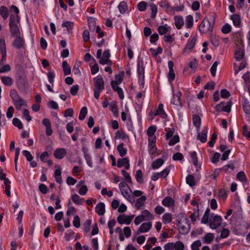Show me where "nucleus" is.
Returning a JSON list of instances; mask_svg holds the SVG:
<instances>
[{"mask_svg":"<svg viewBox=\"0 0 250 250\" xmlns=\"http://www.w3.org/2000/svg\"><path fill=\"white\" fill-rule=\"evenodd\" d=\"M20 18L18 15L11 14L9 18V28L11 36L16 37L21 35L20 30L17 23L20 22Z\"/></svg>","mask_w":250,"mask_h":250,"instance_id":"obj_1","label":"nucleus"},{"mask_svg":"<svg viewBox=\"0 0 250 250\" xmlns=\"http://www.w3.org/2000/svg\"><path fill=\"white\" fill-rule=\"evenodd\" d=\"M94 81V96L98 99L101 92L104 89V83L101 76L98 75L93 79Z\"/></svg>","mask_w":250,"mask_h":250,"instance_id":"obj_2","label":"nucleus"},{"mask_svg":"<svg viewBox=\"0 0 250 250\" xmlns=\"http://www.w3.org/2000/svg\"><path fill=\"white\" fill-rule=\"evenodd\" d=\"M10 95L17 110H20L21 107L26 104L25 101L20 97L16 90L11 89Z\"/></svg>","mask_w":250,"mask_h":250,"instance_id":"obj_3","label":"nucleus"},{"mask_svg":"<svg viewBox=\"0 0 250 250\" xmlns=\"http://www.w3.org/2000/svg\"><path fill=\"white\" fill-rule=\"evenodd\" d=\"M178 227L179 233L182 234H186L190 229V224L187 217H184L183 220L178 221L177 225Z\"/></svg>","mask_w":250,"mask_h":250,"instance_id":"obj_4","label":"nucleus"},{"mask_svg":"<svg viewBox=\"0 0 250 250\" xmlns=\"http://www.w3.org/2000/svg\"><path fill=\"white\" fill-rule=\"evenodd\" d=\"M212 19L213 23H211L208 18L205 17L204 18L199 27V31L201 33H204L212 30L215 19L213 16H212Z\"/></svg>","mask_w":250,"mask_h":250,"instance_id":"obj_5","label":"nucleus"},{"mask_svg":"<svg viewBox=\"0 0 250 250\" xmlns=\"http://www.w3.org/2000/svg\"><path fill=\"white\" fill-rule=\"evenodd\" d=\"M17 85L19 91L23 94H26L28 90V83L27 81L19 77L17 81Z\"/></svg>","mask_w":250,"mask_h":250,"instance_id":"obj_6","label":"nucleus"},{"mask_svg":"<svg viewBox=\"0 0 250 250\" xmlns=\"http://www.w3.org/2000/svg\"><path fill=\"white\" fill-rule=\"evenodd\" d=\"M222 221V218L220 216L212 213L209 219V226L211 229H215L221 225Z\"/></svg>","mask_w":250,"mask_h":250,"instance_id":"obj_7","label":"nucleus"},{"mask_svg":"<svg viewBox=\"0 0 250 250\" xmlns=\"http://www.w3.org/2000/svg\"><path fill=\"white\" fill-rule=\"evenodd\" d=\"M16 38L12 42V45L14 47L18 49L24 48L25 46V42L23 38L21 35L15 37Z\"/></svg>","mask_w":250,"mask_h":250,"instance_id":"obj_8","label":"nucleus"},{"mask_svg":"<svg viewBox=\"0 0 250 250\" xmlns=\"http://www.w3.org/2000/svg\"><path fill=\"white\" fill-rule=\"evenodd\" d=\"M134 217V215L126 216L124 214L119 215L117 217V221L120 224L129 225Z\"/></svg>","mask_w":250,"mask_h":250,"instance_id":"obj_9","label":"nucleus"},{"mask_svg":"<svg viewBox=\"0 0 250 250\" xmlns=\"http://www.w3.org/2000/svg\"><path fill=\"white\" fill-rule=\"evenodd\" d=\"M110 57V53L109 49L105 50L104 51L102 57V59L99 60V62L102 65L108 64V65H111L112 64V61L109 60Z\"/></svg>","mask_w":250,"mask_h":250,"instance_id":"obj_10","label":"nucleus"},{"mask_svg":"<svg viewBox=\"0 0 250 250\" xmlns=\"http://www.w3.org/2000/svg\"><path fill=\"white\" fill-rule=\"evenodd\" d=\"M119 188L121 191L122 194L124 197L127 195V194L131 193L132 191L127 184L123 181L121 182L119 185Z\"/></svg>","mask_w":250,"mask_h":250,"instance_id":"obj_11","label":"nucleus"},{"mask_svg":"<svg viewBox=\"0 0 250 250\" xmlns=\"http://www.w3.org/2000/svg\"><path fill=\"white\" fill-rule=\"evenodd\" d=\"M117 166L118 167H125V169L128 170L130 167L129 161L127 157L119 159L117 160Z\"/></svg>","mask_w":250,"mask_h":250,"instance_id":"obj_12","label":"nucleus"},{"mask_svg":"<svg viewBox=\"0 0 250 250\" xmlns=\"http://www.w3.org/2000/svg\"><path fill=\"white\" fill-rule=\"evenodd\" d=\"M242 105L244 111L247 115L248 120L250 122V103L246 99H244L242 101Z\"/></svg>","mask_w":250,"mask_h":250,"instance_id":"obj_13","label":"nucleus"},{"mask_svg":"<svg viewBox=\"0 0 250 250\" xmlns=\"http://www.w3.org/2000/svg\"><path fill=\"white\" fill-rule=\"evenodd\" d=\"M152 227V224L151 222L144 223H143L139 229L137 231V234L140 233H144L148 231Z\"/></svg>","mask_w":250,"mask_h":250,"instance_id":"obj_14","label":"nucleus"},{"mask_svg":"<svg viewBox=\"0 0 250 250\" xmlns=\"http://www.w3.org/2000/svg\"><path fill=\"white\" fill-rule=\"evenodd\" d=\"M181 96L182 93L180 91H178L176 93L173 94V98L171 101L170 103L175 105H179L180 107H182V104L180 101Z\"/></svg>","mask_w":250,"mask_h":250,"instance_id":"obj_15","label":"nucleus"},{"mask_svg":"<svg viewBox=\"0 0 250 250\" xmlns=\"http://www.w3.org/2000/svg\"><path fill=\"white\" fill-rule=\"evenodd\" d=\"M66 154V151L63 148L56 149L54 152V157L58 159H62Z\"/></svg>","mask_w":250,"mask_h":250,"instance_id":"obj_16","label":"nucleus"},{"mask_svg":"<svg viewBox=\"0 0 250 250\" xmlns=\"http://www.w3.org/2000/svg\"><path fill=\"white\" fill-rule=\"evenodd\" d=\"M208 127L206 126L202 132L198 133L197 139L202 143H205L207 140Z\"/></svg>","mask_w":250,"mask_h":250,"instance_id":"obj_17","label":"nucleus"},{"mask_svg":"<svg viewBox=\"0 0 250 250\" xmlns=\"http://www.w3.org/2000/svg\"><path fill=\"white\" fill-rule=\"evenodd\" d=\"M196 40V37H193L190 40H188L185 47L184 48V51H186L187 49L191 51L194 48Z\"/></svg>","mask_w":250,"mask_h":250,"instance_id":"obj_18","label":"nucleus"},{"mask_svg":"<svg viewBox=\"0 0 250 250\" xmlns=\"http://www.w3.org/2000/svg\"><path fill=\"white\" fill-rule=\"evenodd\" d=\"M162 203L165 207H170L174 206V201L172 197L167 196L163 200Z\"/></svg>","mask_w":250,"mask_h":250,"instance_id":"obj_19","label":"nucleus"},{"mask_svg":"<svg viewBox=\"0 0 250 250\" xmlns=\"http://www.w3.org/2000/svg\"><path fill=\"white\" fill-rule=\"evenodd\" d=\"M95 211L99 215H103L105 212V206L104 203L100 202L95 207Z\"/></svg>","mask_w":250,"mask_h":250,"instance_id":"obj_20","label":"nucleus"},{"mask_svg":"<svg viewBox=\"0 0 250 250\" xmlns=\"http://www.w3.org/2000/svg\"><path fill=\"white\" fill-rule=\"evenodd\" d=\"M56 167L57 166H55ZM58 168L56 169L54 172V177L55 178V181L57 183L59 184H61L62 183V179L61 176V169L59 166H58Z\"/></svg>","mask_w":250,"mask_h":250,"instance_id":"obj_21","label":"nucleus"},{"mask_svg":"<svg viewBox=\"0 0 250 250\" xmlns=\"http://www.w3.org/2000/svg\"><path fill=\"white\" fill-rule=\"evenodd\" d=\"M117 149L120 156L122 157H124L127 153V149L124 147V144L123 143L117 146Z\"/></svg>","mask_w":250,"mask_h":250,"instance_id":"obj_22","label":"nucleus"},{"mask_svg":"<svg viewBox=\"0 0 250 250\" xmlns=\"http://www.w3.org/2000/svg\"><path fill=\"white\" fill-rule=\"evenodd\" d=\"M244 56V50L242 48L237 49L234 53V58L236 61H239L241 60Z\"/></svg>","mask_w":250,"mask_h":250,"instance_id":"obj_23","label":"nucleus"},{"mask_svg":"<svg viewBox=\"0 0 250 250\" xmlns=\"http://www.w3.org/2000/svg\"><path fill=\"white\" fill-rule=\"evenodd\" d=\"M192 121L194 125H195L197 130L198 131L200 129L201 123L200 117L198 115L194 114L192 116Z\"/></svg>","mask_w":250,"mask_h":250,"instance_id":"obj_24","label":"nucleus"},{"mask_svg":"<svg viewBox=\"0 0 250 250\" xmlns=\"http://www.w3.org/2000/svg\"><path fill=\"white\" fill-rule=\"evenodd\" d=\"M231 20L232 21L233 24L235 26H240L241 23V19L239 15L237 14H233L231 16Z\"/></svg>","mask_w":250,"mask_h":250,"instance_id":"obj_25","label":"nucleus"},{"mask_svg":"<svg viewBox=\"0 0 250 250\" xmlns=\"http://www.w3.org/2000/svg\"><path fill=\"white\" fill-rule=\"evenodd\" d=\"M175 25L178 29H180L182 28L184 25V22L182 17L181 16H175L174 17Z\"/></svg>","mask_w":250,"mask_h":250,"instance_id":"obj_26","label":"nucleus"},{"mask_svg":"<svg viewBox=\"0 0 250 250\" xmlns=\"http://www.w3.org/2000/svg\"><path fill=\"white\" fill-rule=\"evenodd\" d=\"M1 81L6 86H11L13 83L12 78L9 76H3L1 77Z\"/></svg>","mask_w":250,"mask_h":250,"instance_id":"obj_27","label":"nucleus"},{"mask_svg":"<svg viewBox=\"0 0 250 250\" xmlns=\"http://www.w3.org/2000/svg\"><path fill=\"white\" fill-rule=\"evenodd\" d=\"M0 15L4 20L7 19L9 15V11L7 8L5 6L0 7Z\"/></svg>","mask_w":250,"mask_h":250,"instance_id":"obj_28","label":"nucleus"},{"mask_svg":"<svg viewBox=\"0 0 250 250\" xmlns=\"http://www.w3.org/2000/svg\"><path fill=\"white\" fill-rule=\"evenodd\" d=\"M164 161L162 159H157L153 162L151 164V167L153 169H155L159 168L164 164Z\"/></svg>","mask_w":250,"mask_h":250,"instance_id":"obj_29","label":"nucleus"},{"mask_svg":"<svg viewBox=\"0 0 250 250\" xmlns=\"http://www.w3.org/2000/svg\"><path fill=\"white\" fill-rule=\"evenodd\" d=\"M71 200L76 204L80 205H82L83 202V199L76 194H74L71 196Z\"/></svg>","mask_w":250,"mask_h":250,"instance_id":"obj_30","label":"nucleus"},{"mask_svg":"<svg viewBox=\"0 0 250 250\" xmlns=\"http://www.w3.org/2000/svg\"><path fill=\"white\" fill-rule=\"evenodd\" d=\"M63 73L65 76L70 75L71 74V67L68 65L66 61H63L62 63Z\"/></svg>","mask_w":250,"mask_h":250,"instance_id":"obj_31","label":"nucleus"},{"mask_svg":"<svg viewBox=\"0 0 250 250\" xmlns=\"http://www.w3.org/2000/svg\"><path fill=\"white\" fill-rule=\"evenodd\" d=\"M172 215L169 213H165L162 217L163 222L166 224L170 223L172 221Z\"/></svg>","mask_w":250,"mask_h":250,"instance_id":"obj_32","label":"nucleus"},{"mask_svg":"<svg viewBox=\"0 0 250 250\" xmlns=\"http://www.w3.org/2000/svg\"><path fill=\"white\" fill-rule=\"evenodd\" d=\"M214 239V235L211 233H208L204 237V241L206 244H210Z\"/></svg>","mask_w":250,"mask_h":250,"instance_id":"obj_33","label":"nucleus"},{"mask_svg":"<svg viewBox=\"0 0 250 250\" xmlns=\"http://www.w3.org/2000/svg\"><path fill=\"white\" fill-rule=\"evenodd\" d=\"M193 18L191 15H188L186 19V26L187 28H190L193 26Z\"/></svg>","mask_w":250,"mask_h":250,"instance_id":"obj_34","label":"nucleus"},{"mask_svg":"<svg viewBox=\"0 0 250 250\" xmlns=\"http://www.w3.org/2000/svg\"><path fill=\"white\" fill-rule=\"evenodd\" d=\"M186 182L190 187L195 185V179L193 175H188L186 177Z\"/></svg>","mask_w":250,"mask_h":250,"instance_id":"obj_35","label":"nucleus"},{"mask_svg":"<svg viewBox=\"0 0 250 250\" xmlns=\"http://www.w3.org/2000/svg\"><path fill=\"white\" fill-rule=\"evenodd\" d=\"M159 4L161 7L165 8L167 11H172L173 10V8L166 1L162 0L159 2Z\"/></svg>","mask_w":250,"mask_h":250,"instance_id":"obj_36","label":"nucleus"},{"mask_svg":"<svg viewBox=\"0 0 250 250\" xmlns=\"http://www.w3.org/2000/svg\"><path fill=\"white\" fill-rule=\"evenodd\" d=\"M128 136L126 135L125 132H120L119 131H117L116 133H115V136L114 139H122V140H125L126 138H128Z\"/></svg>","mask_w":250,"mask_h":250,"instance_id":"obj_37","label":"nucleus"},{"mask_svg":"<svg viewBox=\"0 0 250 250\" xmlns=\"http://www.w3.org/2000/svg\"><path fill=\"white\" fill-rule=\"evenodd\" d=\"M87 113V109L86 107H83L80 112L79 119L80 120L83 121Z\"/></svg>","mask_w":250,"mask_h":250,"instance_id":"obj_38","label":"nucleus"},{"mask_svg":"<svg viewBox=\"0 0 250 250\" xmlns=\"http://www.w3.org/2000/svg\"><path fill=\"white\" fill-rule=\"evenodd\" d=\"M135 178L137 182L141 184L144 182L143 179V173L141 170L139 169L137 170L135 174Z\"/></svg>","mask_w":250,"mask_h":250,"instance_id":"obj_39","label":"nucleus"},{"mask_svg":"<svg viewBox=\"0 0 250 250\" xmlns=\"http://www.w3.org/2000/svg\"><path fill=\"white\" fill-rule=\"evenodd\" d=\"M127 7V6L126 2L124 1H121L118 5V8L120 13L122 14L125 13L126 11Z\"/></svg>","mask_w":250,"mask_h":250,"instance_id":"obj_40","label":"nucleus"},{"mask_svg":"<svg viewBox=\"0 0 250 250\" xmlns=\"http://www.w3.org/2000/svg\"><path fill=\"white\" fill-rule=\"evenodd\" d=\"M62 27H66L68 32H70L73 28L74 23L72 21H66L62 23Z\"/></svg>","mask_w":250,"mask_h":250,"instance_id":"obj_41","label":"nucleus"},{"mask_svg":"<svg viewBox=\"0 0 250 250\" xmlns=\"http://www.w3.org/2000/svg\"><path fill=\"white\" fill-rule=\"evenodd\" d=\"M163 114L164 116L163 118H165L167 116L164 110L163 109V104H160L158 105V107L157 109L156 112L155 114V115H158Z\"/></svg>","mask_w":250,"mask_h":250,"instance_id":"obj_42","label":"nucleus"},{"mask_svg":"<svg viewBox=\"0 0 250 250\" xmlns=\"http://www.w3.org/2000/svg\"><path fill=\"white\" fill-rule=\"evenodd\" d=\"M141 215L143 216L145 220H149L153 219V216L152 214L147 210H144L142 212Z\"/></svg>","mask_w":250,"mask_h":250,"instance_id":"obj_43","label":"nucleus"},{"mask_svg":"<svg viewBox=\"0 0 250 250\" xmlns=\"http://www.w3.org/2000/svg\"><path fill=\"white\" fill-rule=\"evenodd\" d=\"M146 197L145 196H141L140 197L137 199L136 201V206L137 208H140L143 206L146 200Z\"/></svg>","mask_w":250,"mask_h":250,"instance_id":"obj_44","label":"nucleus"},{"mask_svg":"<svg viewBox=\"0 0 250 250\" xmlns=\"http://www.w3.org/2000/svg\"><path fill=\"white\" fill-rule=\"evenodd\" d=\"M81 63V62L77 61L73 68V71L75 75H81V71L79 69Z\"/></svg>","mask_w":250,"mask_h":250,"instance_id":"obj_45","label":"nucleus"},{"mask_svg":"<svg viewBox=\"0 0 250 250\" xmlns=\"http://www.w3.org/2000/svg\"><path fill=\"white\" fill-rule=\"evenodd\" d=\"M0 52L1 54L6 53L5 40L1 38H0Z\"/></svg>","mask_w":250,"mask_h":250,"instance_id":"obj_46","label":"nucleus"},{"mask_svg":"<svg viewBox=\"0 0 250 250\" xmlns=\"http://www.w3.org/2000/svg\"><path fill=\"white\" fill-rule=\"evenodd\" d=\"M174 247L175 250H183L185 248L184 244L180 241L174 243Z\"/></svg>","mask_w":250,"mask_h":250,"instance_id":"obj_47","label":"nucleus"},{"mask_svg":"<svg viewBox=\"0 0 250 250\" xmlns=\"http://www.w3.org/2000/svg\"><path fill=\"white\" fill-rule=\"evenodd\" d=\"M150 51L153 56L156 57L158 55L162 53L163 49L161 47H158L157 49H154L151 48L150 49Z\"/></svg>","mask_w":250,"mask_h":250,"instance_id":"obj_48","label":"nucleus"},{"mask_svg":"<svg viewBox=\"0 0 250 250\" xmlns=\"http://www.w3.org/2000/svg\"><path fill=\"white\" fill-rule=\"evenodd\" d=\"M170 171V168L169 167H166L163 171L160 172H158V174L159 177H166L169 174Z\"/></svg>","mask_w":250,"mask_h":250,"instance_id":"obj_49","label":"nucleus"},{"mask_svg":"<svg viewBox=\"0 0 250 250\" xmlns=\"http://www.w3.org/2000/svg\"><path fill=\"white\" fill-rule=\"evenodd\" d=\"M13 124L19 129H22L23 127L21 122L17 118H14L13 119Z\"/></svg>","mask_w":250,"mask_h":250,"instance_id":"obj_50","label":"nucleus"},{"mask_svg":"<svg viewBox=\"0 0 250 250\" xmlns=\"http://www.w3.org/2000/svg\"><path fill=\"white\" fill-rule=\"evenodd\" d=\"M167 24L160 25L158 28V31L160 35H164L167 32Z\"/></svg>","mask_w":250,"mask_h":250,"instance_id":"obj_51","label":"nucleus"},{"mask_svg":"<svg viewBox=\"0 0 250 250\" xmlns=\"http://www.w3.org/2000/svg\"><path fill=\"white\" fill-rule=\"evenodd\" d=\"M157 148L155 144L148 143V151L150 154L153 155L156 152Z\"/></svg>","mask_w":250,"mask_h":250,"instance_id":"obj_52","label":"nucleus"},{"mask_svg":"<svg viewBox=\"0 0 250 250\" xmlns=\"http://www.w3.org/2000/svg\"><path fill=\"white\" fill-rule=\"evenodd\" d=\"M237 178L242 182L247 181L246 174L243 171H240L237 174Z\"/></svg>","mask_w":250,"mask_h":250,"instance_id":"obj_53","label":"nucleus"},{"mask_svg":"<svg viewBox=\"0 0 250 250\" xmlns=\"http://www.w3.org/2000/svg\"><path fill=\"white\" fill-rule=\"evenodd\" d=\"M150 6L151 7V18L154 19L155 18L157 13V8L156 6L153 3L150 4Z\"/></svg>","mask_w":250,"mask_h":250,"instance_id":"obj_54","label":"nucleus"},{"mask_svg":"<svg viewBox=\"0 0 250 250\" xmlns=\"http://www.w3.org/2000/svg\"><path fill=\"white\" fill-rule=\"evenodd\" d=\"M180 141L179 137L177 135H175L169 140L168 145L170 146H173Z\"/></svg>","mask_w":250,"mask_h":250,"instance_id":"obj_55","label":"nucleus"},{"mask_svg":"<svg viewBox=\"0 0 250 250\" xmlns=\"http://www.w3.org/2000/svg\"><path fill=\"white\" fill-rule=\"evenodd\" d=\"M10 70L11 67L9 64L0 65V73L9 72Z\"/></svg>","mask_w":250,"mask_h":250,"instance_id":"obj_56","label":"nucleus"},{"mask_svg":"<svg viewBox=\"0 0 250 250\" xmlns=\"http://www.w3.org/2000/svg\"><path fill=\"white\" fill-rule=\"evenodd\" d=\"M91 224V220L88 219L86 220L83 224V230L85 232H88L89 231V227Z\"/></svg>","mask_w":250,"mask_h":250,"instance_id":"obj_57","label":"nucleus"},{"mask_svg":"<svg viewBox=\"0 0 250 250\" xmlns=\"http://www.w3.org/2000/svg\"><path fill=\"white\" fill-rule=\"evenodd\" d=\"M199 216V211L198 207H197V208L195 211H194L190 216V218L192 222H195L196 220V219Z\"/></svg>","mask_w":250,"mask_h":250,"instance_id":"obj_58","label":"nucleus"},{"mask_svg":"<svg viewBox=\"0 0 250 250\" xmlns=\"http://www.w3.org/2000/svg\"><path fill=\"white\" fill-rule=\"evenodd\" d=\"M218 64L219 62L217 61H215L210 68V71L212 77L215 76L217 67Z\"/></svg>","mask_w":250,"mask_h":250,"instance_id":"obj_59","label":"nucleus"},{"mask_svg":"<svg viewBox=\"0 0 250 250\" xmlns=\"http://www.w3.org/2000/svg\"><path fill=\"white\" fill-rule=\"evenodd\" d=\"M190 157L191 158V160L192 163L195 166H197L198 165V159L197 157V154L195 151H193L190 153Z\"/></svg>","mask_w":250,"mask_h":250,"instance_id":"obj_60","label":"nucleus"},{"mask_svg":"<svg viewBox=\"0 0 250 250\" xmlns=\"http://www.w3.org/2000/svg\"><path fill=\"white\" fill-rule=\"evenodd\" d=\"M201 244L200 240H196L192 244L191 246V249L192 250H199V247L201 246Z\"/></svg>","mask_w":250,"mask_h":250,"instance_id":"obj_61","label":"nucleus"},{"mask_svg":"<svg viewBox=\"0 0 250 250\" xmlns=\"http://www.w3.org/2000/svg\"><path fill=\"white\" fill-rule=\"evenodd\" d=\"M231 29V26L229 24L226 23L222 27L221 31L224 34H228L230 32Z\"/></svg>","mask_w":250,"mask_h":250,"instance_id":"obj_62","label":"nucleus"},{"mask_svg":"<svg viewBox=\"0 0 250 250\" xmlns=\"http://www.w3.org/2000/svg\"><path fill=\"white\" fill-rule=\"evenodd\" d=\"M73 225L75 227L77 228H79L80 227V219L79 216L76 215L74 216L73 221Z\"/></svg>","mask_w":250,"mask_h":250,"instance_id":"obj_63","label":"nucleus"},{"mask_svg":"<svg viewBox=\"0 0 250 250\" xmlns=\"http://www.w3.org/2000/svg\"><path fill=\"white\" fill-rule=\"evenodd\" d=\"M124 75V72H122L115 76V81L117 83L120 84L122 83Z\"/></svg>","mask_w":250,"mask_h":250,"instance_id":"obj_64","label":"nucleus"}]
</instances>
